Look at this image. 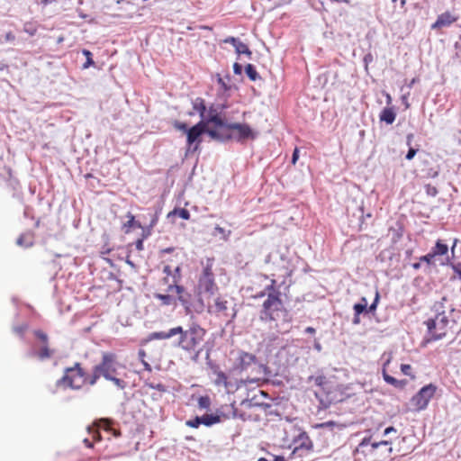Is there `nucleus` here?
Wrapping results in <instances>:
<instances>
[{"mask_svg":"<svg viewBox=\"0 0 461 461\" xmlns=\"http://www.w3.org/2000/svg\"><path fill=\"white\" fill-rule=\"evenodd\" d=\"M110 431H113V435L114 437H120L121 436L120 430H117V429H114L112 428V429Z\"/></svg>","mask_w":461,"mask_h":461,"instance_id":"nucleus-60","label":"nucleus"},{"mask_svg":"<svg viewBox=\"0 0 461 461\" xmlns=\"http://www.w3.org/2000/svg\"><path fill=\"white\" fill-rule=\"evenodd\" d=\"M178 332H181V326L173 327L167 331L152 332L149 335L146 341L154 339H168L174 336H176Z\"/></svg>","mask_w":461,"mask_h":461,"instance_id":"nucleus-16","label":"nucleus"},{"mask_svg":"<svg viewBox=\"0 0 461 461\" xmlns=\"http://www.w3.org/2000/svg\"><path fill=\"white\" fill-rule=\"evenodd\" d=\"M6 69H8V66L6 64L0 63V71H4Z\"/></svg>","mask_w":461,"mask_h":461,"instance_id":"nucleus-62","label":"nucleus"},{"mask_svg":"<svg viewBox=\"0 0 461 461\" xmlns=\"http://www.w3.org/2000/svg\"><path fill=\"white\" fill-rule=\"evenodd\" d=\"M379 293L376 291L374 302L368 308L366 307V312H374L376 310L379 302Z\"/></svg>","mask_w":461,"mask_h":461,"instance_id":"nucleus-39","label":"nucleus"},{"mask_svg":"<svg viewBox=\"0 0 461 461\" xmlns=\"http://www.w3.org/2000/svg\"><path fill=\"white\" fill-rule=\"evenodd\" d=\"M276 280L271 279V284L267 285L264 292L259 294V296L267 294V299L263 302L260 311V320L276 322V326H277L279 321L290 322L292 318L289 311L284 305L281 292L276 288Z\"/></svg>","mask_w":461,"mask_h":461,"instance_id":"nucleus-1","label":"nucleus"},{"mask_svg":"<svg viewBox=\"0 0 461 461\" xmlns=\"http://www.w3.org/2000/svg\"><path fill=\"white\" fill-rule=\"evenodd\" d=\"M448 247L441 240L436 241L435 246L431 249V253L436 258L438 256H444L447 254Z\"/></svg>","mask_w":461,"mask_h":461,"instance_id":"nucleus-22","label":"nucleus"},{"mask_svg":"<svg viewBox=\"0 0 461 461\" xmlns=\"http://www.w3.org/2000/svg\"><path fill=\"white\" fill-rule=\"evenodd\" d=\"M198 402L201 408H208L210 405V399L207 396H202L199 398Z\"/></svg>","mask_w":461,"mask_h":461,"instance_id":"nucleus-42","label":"nucleus"},{"mask_svg":"<svg viewBox=\"0 0 461 461\" xmlns=\"http://www.w3.org/2000/svg\"><path fill=\"white\" fill-rule=\"evenodd\" d=\"M310 379L312 380L316 385L321 387L322 389L327 388L328 381L325 376H323V375L312 376Z\"/></svg>","mask_w":461,"mask_h":461,"instance_id":"nucleus-31","label":"nucleus"},{"mask_svg":"<svg viewBox=\"0 0 461 461\" xmlns=\"http://www.w3.org/2000/svg\"><path fill=\"white\" fill-rule=\"evenodd\" d=\"M88 432L91 434L94 442H98L102 439L99 429L94 425L92 427H88Z\"/></svg>","mask_w":461,"mask_h":461,"instance_id":"nucleus-33","label":"nucleus"},{"mask_svg":"<svg viewBox=\"0 0 461 461\" xmlns=\"http://www.w3.org/2000/svg\"><path fill=\"white\" fill-rule=\"evenodd\" d=\"M214 375L213 383L216 386H222L227 392L234 391L240 388V384L237 382H232L229 379L228 375L221 371L218 366L212 368Z\"/></svg>","mask_w":461,"mask_h":461,"instance_id":"nucleus-12","label":"nucleus"},{"mask_svg":"<svg viewBox=\"0 0 461 461\" xmlns=\"http://www.w3.org/2000/svg\"><path fill=\"white\" fill-rule=\"evenodd\" d=\"M0 178L5 182H12L13 180V172L12 169L8 167H3V173H0Z\"/></svg>","mask_w":461,"mask_h":461,"instance_id":"nucleus-32","label":"nucleus"},{"mask_svg":"<svg viewBox=\"0 0 461 461\" xmlns=\"http://www.w3.org/2000/svg\"><path fill=\"white\" fill-rule=\"evenodd\" d=\"M84 443L87 447H93V441H90L88 438H85Z\"/></svg>","mask_w":461,"mask_h":461,"instance_id":"nucleus-57","label":"nucleus"},{"mask_svg":"<svg viewBox=\"0 0 461 461\" xmlns=\"http://www.w3.org/2000/svg\"><path fill=\"white\" fill-rule=\"evenodd\" d=\"M293 454L303 456L310 453L313 448V443L306 432H301L294 440Z\"/></svg>","mask_w":461,"mask_h":461,"instance_id":"nucleus-13","label":"nucleus"},{"mask_svg":"<svg viewBox=\"0 0 461 461\" xmlns=\"http://www.w3.org/2000/svg\"><path fill=\"white\" fill-rule=\"evenodd\" d=\"M100 376H103V374L101 373V371L98 370V367L95 366L93 370V375L89 381L87 380V382L91 385H94L96 383V381L100 378Z\"/></svg>","mask_w":461,"mask_h":461,"instance_id":"nucleus-35","label":"nucleus"},{"mask_svg":"<svg viewBox=\"0 0 461 461\" xmlns=\"http://www.w3.org/2000/svg\"><path fill=\"white\" fill-rule=\"evenodd\" d=\"M33 333L40 339L41 345H35L32 348L31 356L40 360L50 358L55 354V350L50 347L48 335L40 330H34Z\"/></svg>","mask_w":461,"mask_h":461,"instance_id":"nucleus-8","label":"nucleus"},{"mask_svg":"<svg viewBox=\"0 0 461 461\" xmlns=\"http://www.w3.org/2000/svg\"><path fill=\"white\" fill-rule=\"evenodd\" d=\"M204 122H207V126L209 125V123H212L216 127L228 129L229 125L224 122V120L220 116L219 113H215L214 115H208V118L204 120Z\"/></svg>","mask_w":461,"mask_h":461,"instance_id":"nucleus-23","label":"nucleus"},{"mask_svg":"<svg viewBox=\"0 0 461 461\" xmlns=\"http://www.w3.org/2000/svg\"><path fill=\"white\" fill-rule=\"evenodd\" d=\"M354 312L356 315H360L363 312H366V306H365V303H356L353 306Z\"/></svg>","mask_w":461,"mask_h":461,"instance_id":"nucleus-40","label":"nucleus"},{"mask_svg":"<svg viewBox=\"0 0 461 461\" xmlns=\"http://www.w3.org/2000/svg\"><path fill=\"white\" fill-rule=\"evenodd\" d=\"M395 117H396V113L393 111V109L387 108V107L383 109V111L381 112V113L379 115L380 121L384 122L387 124H392L394 122Z\"/></svg>","mask_w":461,"mask_h":461,"instance_id":"nucleus-19","label":"nucleus"},{"mask_svg":"<svg viewBox=\"0 0 461 461\" xmlns=\"http://www.w3.org/2000/svg\"><path fill=\"white\" fill-rule=\"evenodd\" d=\"M138 355H139V358H140V362L145 360L146 352L143 349H140L138 352Z\"/></svg>","mask_w":461,"mask_h":461,"instance_id":"nucleus-53","label":"nucleus"},{"mask_svg":"<svg viewBox=\"0 0 461 461\" xmlns=\"http://www.w3.org/2000/svg\"><path fill=\"white\" fill-rule=\"evenodd\" d=\"M429 340L441 339L447 331L448 319L444 312L437 314L434 318L426 321Z\"/></svg>","mask_w":461,"mask_h":461,"instance_id":"nucleus-7","label":"nucleus"},{"mask_svg":"<svg viewBox=\"0 0 461 461\" xmlns=\"http://www.w3.org/2000/svg\"><path fill=\"white\" fill-rule=\"evenodd\" d=\"M173 250H174V248H167V249H163L161 252L162 253H170Z\"/></svg>","mask_w":461,"mask_h":461,"instance_id":"nucleus-63","label":"nucleus"},{"mask_svg":"<svg viewBox=\"0 0 461 461\" xmlns=\"http://www.w3.org/2000/svg\"><path fill=\"white\" fill-rule=\"evenodd\" d=\"M417 151H418L417 149H414L411 146L409 147V150H408V152H407V154L405 156V158L407 160H411L415 157V155L417 154Z\"/></svg>","mask_w":461,"mask_h":461,"instance_id":"nucleus-44","label":"nucleus"},{"mask_svg":"<svg viewBox=\"0 0 461 461\" xmlns=\"http://www.w3.org/2000/svg\"><path fill=\"white\" fill-rule=\"evenodd\" d=\"M149 386L152 389L158 390L160 393L167 392V387L161 383H158V384L150 383V384H149Z\"/></svg>","mask_w":461,"mask_h":461,"instance_id":"nucleus-41","label":"nucleus"},{"mask_svg":"<svg viewBox=\"0 0 461 461\" xmlns=\"http://www.w3.org/2000/svg\"><path fill=\"white\" fill-rule=\"evenodd\" d=\"M353 323L355 325H357L360 323V315H354V318H353Z\"/></svg>","mask_w":461,"mask_h":461,"instance_id":"nucleus-56","label":"nucleus"},{"mask_svg":"<svg viewBox=\"0 0 461 461\" xmlns=\"http://www.w3.org/2000/svg\"><path fill=\"white\" fill-rule=\"evenodd\" d=\"M136 248H137V249H139V250L143 249V240H142V239L138 240L136 241Z\"/></svg>","mask_w":461,"mask_h":461,"instance_id":"nucleus-54","label":"nucleus"},{"mask_svg":"<svg viewBox=\"0 0 461 461\" xmlns=\"http://www.w3.org/2000/svg\"><path fill=\"white\" fill-rule=\"evenodd\" d=\"M27 327L25 325L14 327V330L15 333L23 335V332L26 330Z\"/></svg>","mask_w":461,"mask_h":461,"instance_id":"nucleus-47","label":"nucleus"},{"mask_svg":"<svg viewBox=\"0 0 461 461\" xmlns=\"http://www.w3.org/2000/svg\"><path fill=\"white\" fill-rule=\"evenodd\" d=\"M390 363V359H388L384 364V366H383V377L384 379V381L389 384H392L393 386H397L398 384H399V381L397 379H395L394 377H393L392 375H388L387 372H386V366Z\"/></svg>","mask_w":461,"mask_h":461,"instance_id":"nucleus-27","label":"nucleus"},{"mask_svg":"<svg viewBox=\"0 0 461 461\" xmlns=\"http://www.w3.org/2000/svg\"><path fill=\"white\" fill-rule=\"evenodd\" d=\"M298 158H299V149H298V148H295L293 152V156H292V164L295 165Z\"/></svg>","mask_w":461,"mask_h":461,"instance_id":"nucleus-45","label":"nucleus"},{"mask_svg":"<svg viewBox=\"0 0 461 461\" xmlns=\"http://www.w3.org/2000/svg\"><path fill=\"white\" fill-rule=\"evenodd\" d=\"M112 424L113 421L111 420L100 419L94 423V426L96 427L99 430L104 429L110 431L112 429Z\"/></svg>","mask_w":461,"mask_h":461,"instance_id":"nucleus-26","label":"nucleus"},{"mask_svg":"<svg viewBox=\"0 0 461 461\" xmlns=\"http://www.w3.org/2000/svg\"><path fill=\"white\" fill-rule=\"evenodd\" d=\"M173 294L174 293L155 294V298L161 301L163 305H172L176 303Z\"/></svg>","mask_w":461,"mask_h":461,"instance_id":"nucleus-24","label":"nucleus"},{"mask_svg":"<svg viewBox=\"0 0 461 461\" xmlns=\"http://www.w3.org/2000/svg\"><path fill=\"white\" fill-rule=\"evenodd\" d=\"M229 130L237 131V138L239 140H245L249 138H254L253 132L250 127L247 124L241 123H231L228 125Z\"/></svg>","mask_w":461,"mask_h":461,"instance_id":"nucleus-15","label":"nucleus"},{"mask_svg":"<svg viewBox=\"0 0 461 461\" xmlns=\"http://www.w3.org/2000/svg\"><path fill=\"white\" fill-rule=\"evenodd\" d=\"M164 276L160 279L159 285L163 286L165 293H175L182 303H186L187 299L184 297L185 288L179 285L182 279L181 267L178 265L174 269L170 265H165L163 267Z\"/></svg>","mask_w":461,"mask_h":461,"instance_id":"nucleus-3","label":"nucleus"},{"mask_svg":"<svg viewBox=\"0 0 461 461\" xmlns=\"http://www.w3.org/2000/svg\"><path fill=\"white\" fill-rule=\"evenodd\" d=\"M192 105L194 111L198 113L202 120H203L206 112V105L204 100L201 97H197L193 101Z\"/></svg>","mask_w":461,"mask_h":461,"instance_id":"nucleus-21","label":"nucleus"},{"mask_svg":"<svg viewBox=\"0 0 461 461\" xmlns=\"http://www.w3.org/2000/svg\"><path fill=\"white\" fill-rule=\"evenodd\" d=\"M96 366L106 380L112 381L120 389L126 387V382L117 377L118 369L124 368V366L118 362L117 356L114 353L104 352L102 361Z\"/></svg>","mask_w":461,"mask_h":461,"instance_id":"nucleus-4","label":"nucleus"},{"mask_svg":"<svg viewBox=\"0 0 461 461\" xmlns=\"http://www.w3.org/2000/svg\"><path fill=\"white\" fill-rule=\"evenodd\" d=\"M458 20V15L453 12L447 11L439 14L436 22L431 25L432 30H440L448 27Z\"/></svg>","mask_w":461,"mask_h":461,"instance_id":"nucleus-14","label":"nucleus"},{"mask_svg":"<svg viewBox=\"0 0 461 461\" xmlns=\"http://www.w3.org/2000/svg\"><path fill=\"white\" fill-rule=\"evenodd\" d=\"M201 424H203L205 426H212L213 424H216L220 422L221 419L218 415L213 414H204L200 417Z\"/></svg>","mask_w":461,"mask_h":461,"instance_id":"nucleus-25","label":"nucleus"},{"mask_svg":"<svg viewBox=\"0 0 461 461\" xmlns=\"http://www.w3.org/2000/svg\"><path fill=\"white\" fill-rule=\"evenodd\" d=\"M239 40L234 38V37H229L227 39L224 40V42L225 43H230L232 44L234 47L236 46V44L238 43Z\"/></svg>","mask_w":461,"mask_h":461,"instance_id":"nucleus-49","label":"nucleus"},{"mask_svg":"<svg viewBox=\"0 0 461 461\" xmlns=\"http://www.w3.org/2000/svg\"><path fill=\"white\" fill-rule=\"evenodd\" d=\"M437 391V387L429 384L423 386L415 395L412 396L411 403L414 411H420L427 408L429 401L433 398Z\"/></svg>","mask_w":461,"mask_h":461,"instance_id":"nucleus-9","label":"nucleus"},{"mask_svg":"<svg viewBox=\"0 0 461 461\" xmlns=\"http://www.w3.org/2000/svg\"><path fill=\"white\" fill-rule=\"evenodd\" d=\"M126 216L128 218V221L124 222L122 226L125 233H129L131 231V229L133 227L142 229L141 223L135 220V216L133 214L128 212Z\"/></svg>","mask_w":461,"mask_h":461,"instance_id":"nucleus-20","label":"nucleus"},{"mask_svg":"<svg viewBox=\"0 0 461 461\" xmlns=\"http://www.w3.org/2000/svg\"><path fill=\"white\" fill-rule=\"evenodd\" d=\"M256 360V357L254 355L247 352L240 353L239 357V366L240 368L244 370L248 368L252 363H254Z\"/></svg>","mask_w":461,"mask_h":461,"instance_id":"nucleus-18","label":"nucleus"},{"mask_svg":"<svg viewBox=\"0 0 461 461\" xmlns=\"http://www.w3.org/2000/svg\"><path fill=\"white\" fill-rule=\"evenodd\" d=\"M305 332L310 333V334H314L315 333V329L312 328V327H307L305 329Z\"/></svg>","mask_w":461,"mask_h":461,"instance_id":"nucleus-59","label":"nucleus"},{"mask_svg":"<svg viewBox=\"0 0 461 461\" xmlns=\"http://www.w3.org/2000/svg\"><path fill=\"white\" fill-rule=\"evenodd\" d=\"M17 245L24 248H30L34 243V234L32 231L22 233L16 241Z\"/></svg>","mask_w":461,"mask_h":461,"instance_id":"nucleus-17","label":"nucleus"},{"mask_svg":"<svg viewBox=\"0 0 461 461\" xmlns=\"http://www.w3.org/2000/svg\"><path fill=\"white\" fill-rule=\"evenodd\" d=\"M171 215H177L184 220H189L190 216H191L189 211L185 208H179V209L173 210L172 212H170L168 213L167 216L169 217Z\"/></svg>","mask_w":461,"mask_h":461,"instance_id":"nucleus-28","label":"nucleus"},{"mask_svg":"<svg viewBox=\"0 0 461 461\" xmlns=\"http://www.w3.org/2000/svg\"><path fill=\"white\" fill-rule=\"evenodd\" d=\"M173 126L179 131H186L189 130L187 129V125L185 122H181L178 121L174 122Z\"/></svg>","mask_w":461,"mask_h":461,"instance_id":"nucleus-43","label":"nucleus"},{"mask_svg":"<svg viewBox=\"0 0 461 461\" xmlns=\"http://www.w3.org/2000/svg\"><path fill=\"white\" fill-rule=\"evenodd\" d=\"M185 425L190 428H198L201 425V420L199 416H196L193 420H188L185 421Z\"/></svg>","mask_w":461,"mask_h":461,"instance_id":"nucleus-38","label":"nucleus"},{"mask_svg":"<svg viewBox=\"0 0 461 461\" xmlns=\"http://www.w3.org/2000/svg\"><path fill=\"white\" fill-rule=\"evenodd\" d=\"M87 382V376L79 363H76L74 366L68 367L64 375L58 381L59 385H64L71 389H80Z\"/></svg>","mask_w":461,"mask_h":461,"instance_id":"nucleus-6","label":"nucleus"},{"mask_svg":"<svg viewBox=\"0 0 461 461\" xmlns=\"http://www.w3.org/2000/svg\"><path fill=\"white\" fill-rule=\"evenodd\" d=\"M204 132H207L213 139L218 138V132L215 130L208 129L207 122H205L204 120H201L187 131L186 141L188 146H191L195 141L200 142V137Z\"/></svg>","mask_w":461,"mask_h":461,"instance_id":"nucleus-10","label":"nucleus"},{"mask_svg":"<svg viewBox=\"0 0 461 461\" xmlns=\"http://www.w3.org/2000/svg\"><path fill=\"white\" fill-rule=\"evenodd\" d=\"M233 70H234L235 74H240L241 73V66L239 63H234Z\"/></svg>","mask_w":461,"mask_h":461,"instance_id":"nucleus-52","label":"nucleus"},{"mask_svg":"<svg viewBox=\"0 0 461 461\" xmlns=\"http://www.w3.org/2000/svg\"><path fill=\"white\" fill-rule=\"evenodd\" d=\"M435 258H436L433 256V254L431 252H429L427 255L421 256L420 258V262H425L428 265H433L434 261H435Z\"/></svg>","mask_w":461,"mask_h":461,"instance_id":"nucleus-37","label":"nucleus"},{"mask_svg":"<svg viewBox=\"0 0 461 461\" xmlns=\"http://www.w3.org/2000/svg\"><path fill=\"white\" fill-rule=\"evenodd\" d=\"M245 72L251 81H256L259 77L252 64H248L245 68Z\"/></svg>","mask_w":461,"mask_h":461,"instance_id":"nucleus-29","label":"nucleus"},{"mask_svg":"<svg viewBox=\"0 0 461 461\" xmlns=\"http://www.w3.org/2000/svg\"><path fill=\"white\" fill-rule=\"evenodd\" d=\"M453 270L456 274L457 277L461 280V264L453 266Z\"/></svg>","mask_w":461,"mask_h":461,"instance_id":"nucleus-48","label":"nucleus"},{"mask_svg":"<svg viewBox=\"0 0 461 461\" xmlns=\"http://www.w3.org/2000/svg\"><path fill=\"white\" fill-rule=\"evenodd\" d=\"M82 53L86 56V60L83 64V68H88L89 67L93 66L95 64L93 59H92V53L88 50H83Z\"/></svg>","mask_w":461,"mask_h":461,"instance_id":"nucleus-34","label":"nucleus"},{"mask_svg":"<svg viewBox=\"0 0 461 461\" xmlns=\"http://www.w3.org/2000/svg\"><path fill=\"white\" fill-rule=\"evenodd\" d=\"M218 291V286L214 280L212 265L207 263L198 278L196 285V295L198 300L203 304V296H212Z\"/></svg>","mask_w":461,"mask_h":461,"instance_id":"nucleus-5","label":"nucleus"},{"mask_svg":"<svg viewBox=\"0 0 461 461\" xmlns=\"http://www.w3.org/2000/svg\"><path fill=\"white\" fill-rule=\"evenodd\" d=\"M208 312L226 321L234 319L236 315L235 312H230L228 301L222 297H217L213 305H208Z\"/></svg>","mask_w":461,"mask_h":461,"instance_id":"nucleus-11","label":"nucleus"},{"mask_svg":"<svg viewBox=\"0 0 461 461\" xmlns=\"http://www.w3.org/2000/svg\"><path fill=\"white\" fill-rule=\"evenodd\" d=\"M392 431H395V429H394L393 427H388V428H386V429H384V435H387V434L391 433Z\"/></svg>","mask_w":461,"mask_h":461,"instance_id":"nucleus-58","label":"nucleus"},{"mask_svg":"<svg viewBox=\"0 0 461 461\" xmlns=\"http://www.w3.org/2000/svg\"><path fill=\"white\" fill-rule=\"evenodd\" d=\"M401 371L404 375H408V376L411 377L412 379L415 378V375L412 374V367L411 365L402 364Z\"/></svg>","mask_w":461,"mask_h":461,"instance_id":"nucleus-36","label":"nucleus"},{"mask_svg":"<svg viewBox=\"0 0 461 461\" xmlns=\"http://www.w3.org/2000/svg\"><path fill=\"white\" fill-rule=\"evenodd\" d=\"M413 139H414L413 133L407 134V136H406V144H407L408 147L411 146Z\"/></svg>","mask_w":461,"mask_h":461,"instance_id":"nucleus-50","label":"nucleus"},{"mask_svg":"<svg viewBox=\"0 0 461 461\" xmlns=\"http://www.w3.org/2000/svg\"><path fill=\"white\" fill-rule=\"evenodd\" d=\"M389 444H390V442H389V441H387V440H382V441H379V442L372 443V444H371V447H372V448H373V449H375V448H377V447H378L379 446H381V445H384V446H386V445H389Z\"/></svg>","mask_w":461,"mask_h":461,"instance_id":"nucleus-46","label":"nucleus"},{"mask_svg":"<svg viewBox=\"0 0 461 461\" xmlns=\"http://www.w3.org/2000/svg\"><path fill=\"white\" fill-rule=\"evenodd\" d=\"M141 363H142L145 370L151 371V366L146 360L141 361Z\"/></svg>","mask_w":461,"mask_h":461,"instance_id":"nucleus-55","label":"nucleus"},{"mask_svg":"<svg viewBox=\"0 0 461 461\" xmlns=\"http://www.w3.org/2000/svg\"><path fill=\"white\" fill-rule=\"evenodd\" d=\"M274 461H285V459L282 456H275Z\"/></svg>","mask_w":461,"mask_h":461,"instance_id":"nucleus-61","label":"nucleus"},{"mask_svg":"<svg viewBox=\"0 0 461 461\" xmlns=\"http://www.w3.org/2000/svg\"><path fill=\"white\" fill-rule=\"evenodd\" d=\"M218 82H219V84H221V85L225 89L227 88V87H226V85H225V83H224V81H223V79H222L221 77H219Z\"/></svg>","mask_w":461,"mask_h":461,"instance_id":"nucleus-64","label":"nucleus"},{"mask_svg":"<svg viewBox=\"0 0 461 461\" xmlns=\"http://www.w3.org/2000/svg\"><path fill=\"white\" fill-rule=\"evenodd\" d=\"M371 438H364L359 444V447H366L370 444Z\"/></svg>","mask_w":461,"mask_h":461,"instance_id":"nucleus-51","label":"nucleus"},{"mask_svg":"<svg viewBox=\"0 0 461 461\" xmlns=\"http://www.w3.org/2000/svg\"><path fill=\"white\" fill-rule=\"evenodd\" d=\"M177 335V348L197 359L203 350L207 330L197 322H193L185 330L181 326V332Z\"/></svg>","mask_w":461,"mask_h":461,"instance_id":"nucleus-2","label":"nucleus"},{"mask_svg":"<svg viewBox=\"0 0 461 461\" xmlns=\"http://www.w3.org/2000/svg\"><path fill=\"white\" fill-rule=\"evenodd\" d=\"M235 50L238 54H246L249 57L251 56L252 52L249 49L248 45L241 42L240 41L235 46Z\"/></svg>","mask_w":461,"mask_h":461,"instance_id":"nucleus-30","label":"nucleus"}]
</instances>
